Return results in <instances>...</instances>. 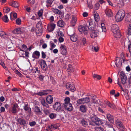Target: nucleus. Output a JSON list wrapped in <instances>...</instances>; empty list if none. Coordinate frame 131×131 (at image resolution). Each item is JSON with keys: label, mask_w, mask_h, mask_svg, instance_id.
Wrapping results in <instances>:
<instances>
[{"label": "nucleus", "mask_w": 131, "mask_h": 131, "mask_svg": "<svg viewBox=\"0 0 131 131\" xmlns=\"http://www.w3.org/2000/svg\"><path fill=\"white\" fill-rule=\"evenodd\" d=\"M99 33V32L97 29L92 30L91 31L90 34L91 37L93 38L97 37L98 36Z\"/></svg>", "instance_id": "obj_9"}, {"label": "nucleus", "mask_w": 131, "mask_h": 131, "mask_svg": "<svg viewBox=\"0 0 131 131\" xmlns=\"http://www.w3.org/2000/svg\"><path fill=\"white\" fill-rule=\"evenodd\" d=\"M112 31L114 34V37L116 38H119L121 35L118 26L116 24L112 25Z\"/></svg>", "instance_id": "obj_1"}, {"label": "nucleus", "mask_w": 131, "mask_h": 131, "mask_svg": "<svg viewBox=\"0 0 131 131\" xmlns=\"http://www.w3.org/2000/svg\"><path fill=\"white\" fill-rule=\"evenodd\" d=\"M12 32L16 34L21 33L22 32L21 28L20 27L16 28L12 31Z\"/></svg>", "instance_id": "obj_29"}, {"label": "nucleus", "mask_w": 131, "mask_h": 131, "mask_svg": "<svg viewBox=\"0 0 131 131\" xmlns=\"http://www.w3.org/2000/svg\"><path fill=\"white\" fill-rule=\"evenodd\" d=\"M105 12L107 16L108 17H111L113 16V14L111 9H106Z\"/></svg>", "instance_id": "obj_23"}, {"label": "nucleus", "mask_w": 131, "mask_h": 131, "mask_svg": "<svg viewBox=\"0 0 131 131\" xmlns=\"http://www.w3.org/2000/svg\"><path fill=\"white\" fill-rule=\"evenodd\" d=\"M56 25L53 23H52L50 25V29L48 27L47 28V30L49 32H51L54 29Z\"/></svg>", "instance_id": "obj_28"}, {"label": "nucleus", "mask_w": 131, "mask_h": 131, "mask_svg": "<svg viewBox=\"0 0 131 131\" xmlns=\"http://www.w3.org/2000/svg\"><path fill=\"white\" fill-rule=\"evenodd\" d=\"M3 20L5 22H8V17L7 15H5L3 17Z\"/></svg>", "instance_id": "obj_52"}, {"label": "nucleus", "mask_w": 131, "mask_h": 131, "mask_svg": "<svg viewBox=\"0 0 131 131\" xmlns=\"http://www.w3.org/2000/svg\"><path fill=\"white\" fill-rule=\"evenodd\" d=\"M57 35H58L60 37H61V36H63L64 35L61 31H59L57 32Z\"/></svg>", "instance_id": "obj_56"}, {"label": "nucleus", "mask_w": 131, "mask_h": 131, "mask_svg": "<svg viewBox=\"0 0 131 131\" xmlns=\"http://www.w3.org/2000/svg\"><path fill=\"white\" fill-rule=\"evenodd\" d=\"M43 111L45 114L46 115H48L50 114V111L48 109L44 108Z\"/></svg>", "instance_id": "obj_42"}, {"label": "nucleus", "mask_w": 131, "mask_h": 131, "mask_svg": "<svg viewBox=\"0 0 131 131\" xmlns=\"http://www.w3.org/2000/svg\"><path fill=\"white\" fill-rule=\"evenodd\" d=\"M56 116V114L53 113L50 114L49 115V117L51 119H53L55 118Z\"/></svg>", "instance_id": "obj_46"}, {"label": "nucleus", "mask_w": 131, "mask_h": 131, "mask_svg": "<svg viewBox=\"0 0 131 131\" xmlns=\"http://www.w3.org/2000/svg\"><path fill=\"white\" fill-rule=\"evenodd\" d=\"M46 93H45L44 90L36 93V95L41 96L46 95Z\"/></svg>", "instance_id": "obj_37"}, {"label": "nucleus", "mask_w": 131, "mask_h": 131, "mask_svg": "<svg viewBox=\"0 0 131 131\" xmlns=\"http://www.w3.org/2000/svg\"><path fill=\"white\" fill-rule=\"evenodd\" d=\"M93 77L94 78H96L98 80H100L101 78V76L95 74L93 75Z\"/></svg>", "instance_id": "obj_45"}, {"label": "nucleus", "mask_w": 131, "mask_h": 131, "mask_svg": "<svg viewBox=\"0 0 131 131\" xmlns=\"http://www.w3.org/2000/svg\"><path fill=\"white\" fill-rule=\"evenodd\" d=\"M43 11L42 10H41L38 12V15L39 17L40 18H41V19H43V18L42 17V15L43 13Z\"/></svg>", "instance_id": "obj_38"}, {"label": "nucleus", "mask_w": 131, "mask_h": 131, "mask_svg": "<svg viewBox=\"0 0 131 131\" xmlns=\"http://www.w3.org/2000/svg\"><path fill=\"white\" fill-rule=\"evenodd\" d=\"M115 123L117 126H118V127H119L121 130H124V127L122 123L120 121L118 120H116Z\"/></svg>", "instance_id": "obj_14"}, {"label": "nucleus", "mask_w": 131, "mask_h": 131, "mask_svg": "<svg viewBox=\"0 0 131 131\" xmlns=\"http://www.w3.org/2000/svg\"><path fill=\"white\" fill-rule=\"evenodd\" d=\"M67 71L68 72H70L71 73L73 72L74 71V69L72 67V66L71 65H68Z\"/></svg>", "instance_id": "obj_36"}, {"label": "nucleus", "mask_w": 131, "mask_h": 131, "mask_svg": "<svg viewBox=\"0 0 131 131\" xmlns=\"http://www.w3.org/2000/svg\"><path fill=\"white\" fill-rule=\"evenodd\" d=\"M120 75H121V78H123H123H124V77L125 78V77H126L124 72L123 71H121V72Z\"/></svg>", "instance_id": "obj_60"}, {"label": "nucleus", "mask_w": 131, "mask_h": 131, "mask_svg": "<svg viewBox=\"0 0 131 131\" xmlns=\"http://www.w3.org/2000/svg\"><path fill=\"white\" fill-rule=\"evenodd\" d=\"M58 127L56 124H53L50 125L46 129V131H52V130L58 128Z\"/></svg>", "instance_id": "obj_12"}, {"label": "nucleus", "mask_w": 131, "mask_h": 131, "mask_svg": "<svg viewBox=\"0 0 131 131\" xmlns=\"http://www.w3.org/2000/svg\"><path fill=\"white\" fill-rule=\"evenodd\" d=\"M94 17L95 20L97 22H98L99 20V17L97 14H94Z\"/></svg>", "instance_id": "obj_39"}, {"label": "nucleus", "mask_w": 131, "mask_h": 131, "mask_svg": "<svg viewBox=\"0 0 131 131\" xmlns=\"http://www.w3.org/2000/svg\"><path fill=\"white\" fill-rule=\"evenodd\" d=\"M96 131H105L104 129L101 127H96L95 128Z\"/></svg>", "instance_id": "obj_55"}, {"label": "nucleus", "mask_w": 131, "mask_h": 131, "mask_svg": "<svg viewBox=\"0 0 131 131\" xmlns=\"http://www.w3.org/2000/svg\"><path fill=\"white\" fill-rule=\"evenodd\" d=\"M76 22V17L73 16L71 22V25L72 26H74L75 25Z\"/></svg>", "instance_id": "obj_35"}, {"label": "nucleus", "mask_w": 131, "mask_h": 131, "mask_svg": "<svg viewBox=\"0 0 131 131\" xmlns=\"http://www.w3.org/2000/svg\"><path fill=\"white\" fill-rule=\"evenodd\" d=\"M115 63L116 66L118 67H121L122 65V60L118 57H116L115 61Z\"/></svg>", "instance_id": "obj_11"}, {"label": "nucleus", "mask_w": 131, "mask_h": 131, "mask_svg": "<svg viewBox=\"0 0 131 131\" xmlns=\"http://www.w3.org/2000/svg\"><path fill=\"white\" fill-rule=\"evenodd\" d=\"M0 64L4 68H6V67L3 61L1 59H0Z\"/></svg>", "instance_id": "obj_57"}, {"label": "nucleus", "mask_w": 131, "mask_h": 131, "mask_svg": "<svg viewBox=\"0 0 131 131\" xmlns=\"http://www.w3.org/2000/svg\"><path fill=\"white\" fill-rule=\"evenodd\" d=\"M125 15V12L123 10H119L116 14L115 18L117 22L121 21L123 19Z\"/></svg>", "instance_id": "obj_2"}, {"label": "nucleus", "mask_w": 131, "mask_h": 131, "mask_svg": "<svg viewBox=\"0 0 131 131\" xmlns=\"http://www.w3.org/2000/svg\"><path fill=\"white\" fill-rule=\"evenodd\" d=\"M65 24V22L63 20H59L57 23V25L60 27H62L64 26Z\"/></svg>", "instance_id": "obj_33"}, {"label": "nucleus", "mask_w": 131, "mask_h": 131, "mask_svg": "<svg viewBox=\"0 0 131 131\" xmlns=\"http://www.w3.org/2000/svg\"><path fill=\"white\" fill-rule=\"evenodd\" d=\"M42 22L41 21H40L37 23V26H38L39 27H40L41 28H42Z\"/></svg>", "instance_id": "obj_63"}, {"label": "nucleus", "mask_w": 131, "mask_h": 131, "mask_svg": "<svg viewBox=\"0 0 131 131\" xmlns=\"http://www.w3.org/2000/svg\"><path fill=\"white\" fill-rule=\"evenodd\" d=\"M60 52L62 54L66 55L67 53L66 46L64 45H61L60 47Z\"/></svg>", "instance_id": "obj_10"}, {"label": "nucleus", "mask_w": 131, "mask_h": 131, "mask_svg": "<svg viewBox=\"0 0 131 131\" xmlns=\"http://www.w3.org/2000/svg\"><path fill=\"white\" fill-rule=\"evenodd\" d=\"M47 103L49 104H51L53 101V99L52 96L50 95H49L47 97L46 99Z\"/></svg>", "instance_id": "obj_24"}, {"label": "nucleus", "mask_w": 131, "mask_h": 131, "mask_svg": "<svg viewBox=\"0 0 131 131\" xmlns=\"http://www.w3.org/2000/svg\"><path fill=\"white\" fill-rule=\"evenodd\" d=\"M104 102L105 103L111 108L112 109H114L115 108L116 106L113 103H110L107 100H105Z\"/></svg>", "instance_id": "obj_17"}, {"label": "nucleus", "mask_w": 131, "mask_h": 131, "mask_svg": "<svg viewBox=\"0 0 131 131\" xmlns=\"http://www.w3.org/2000/svg\"><path fill=\"white\" fill-rule=\"evenodd\" d=\"M7 48L8 50L9 51H13L14 50V48L12 45L11 46H7Z\"/></svg>", "instance_id": "obj_47"}, {"label": "nucleus", "mask_w": 131, "mask_h": 131, "mask_svg": "<svg viewBox=\"0 0 131 131\" xmlns=\"http://www.w3.org/2000/svg\"><path fill=\"white\" fill-rule=\"evenodd\" d=\"M18 104L16 103L12 104L11 108L9 110V112L14 114L18 112Z\"/></svg>", "instance_id": "obj_3"}, {"label": "nucleus", "mask_w": 131, "mask_h": 131, "mask_svg": "<svg viewBox=\"0 0 131 131\" xmlns=\"http://www.w3.org/2000/svg\"><path fill=\"white\" fill-rule=\"evenodd\" d=\"M53 108L55 110L58 111L61 109V106L60 103L57 102L56 103L53 105Z\"/></svg>", "instance_id": "obj_18"}, {"label": "nucleus", "mask_w": 131, "mask_h": 131, "mask_svg": "<svg viewBox=\"0 0 131 131\" xmlns=\"http://www.w3.org/2000/svg\"><path fill=\"white\" fill-rule=\"evenodd\" d=\"M53 11L55 14H57L59 15H61L62 14L60 10L57 9H53Z\"/></svg>", "instance_id": "obj_40"}, {"label": "nucleus", "mask_w": 131, "mask_h": 131, "mask_svg": "<svg viewBox=\"0 0 131 131\" xmlns=\"http://www.w3.org/2000/svg\"><path fill=\"white\" fill-rule=\"evenodd\" d=\"M16 23L17 24L19 25H20L21 22V20L19 18H18L16 20Z\"/></svg>", "instance_id": "obj_62"}, {"label": "nucleus", "mask_w": 131, "mask_h": 131, "mask_svg": "<svg viewBox=\"0 0 131 131\" xmlns=\"http://www.w3.org/2000/svg\"><path fill=\"white\" fill-rule=\"evenodd\" d=\"M67 34L70 37L73 35L74 34V32L73 30H68L67 32Z\"/></svg>", "instance_id": "obj_44"}, {"label": "nucleus", "mask_w": 131, "mask_h": 131, "mask_svg": "<svg viewBox=\"0 0 131 131\" xmlns=\"http://www.w3.org/2000/svg\"><path fill=\"white\" fill-rule=\"evenodd\" d=\"M40 55V53L39 51H35L33 53L32 57L35 59H38L39 58Z\"/></svg>", "instance_id": "obj_25"}, {"label": "nucleus", "mask_w": 131, "mask_h": 131, "mask_svg": "<svg viewBox=\"0 0 131 131\" xmlns=\"http://www.w3.org/2000/svg\"><path fill=\"white\" fill-rule=\"evenodd\" d=\"M70 99L68 97H66L64 100L65 101V103H70L69 102L70 101Z\"/></svg>", "instance_id": "obj_61"}, {"label": "nucleus", "mask_w": 131, "mask_h": 131, "mask_svg": "<svg viewBox=\"0 0 131 131\" xmlns=\"http://www.w3.org/2000/svg\"><path fill=\"white\" fill-rule=\"evenodd\" d=\"M64 105L65 108L68 111H71L72 110L73 107L71 103H64Z\"/></svg>", "instance_id": "obj_15"}, {"label": "nucleus", "mask_w": 131, "mask_h": 131, "mask_svg": "<svg viewBox=\"0 0 131 131\" xmlns=\"http://www.w3.org/2000/svg\"><path fill=\"white\" fill-rule=\"evenodd\" d=\"M12 16L14 18L16 19L17 18V15L16 13H13V12L11 13L10 14V16L11 20H12Z\"/></svg>", "instance_id": "obj_43"}, {"label": "nucleus", "mask_w": 131, "mask_h": 131, "mask_svg": "<svg viewBox=\"0 0 131 131\" xmlns=\"http://www.w3.org/2000/svg\"><path fill=\"white\" fill-rule=\"evenodd\" d=\"M81 41V43L84 45H85L86 43V39L84 37H83L82 38Z\"/></svg>", "instance_id": "obj_49"}, {"label": "nucleus", "mask_w": 131, "mask_h": 131, "mask_svg": "<svg viewBox=\"0 0 131 131\" xmlns=\"http://www.w3.org/2000/svg\"><path fill=\"white\" fill-rule=\"evenodd\" d=\"M44 91L45 92V93H46V95H47L51 92L52 91L51 90H44Z\"/></svg>", "instance_id": "obj_59"}, {"label": "nucleus", "mask_w": 131, "mask_h": 131, "mask_svg": "<svg viewBox=\"0 0 131 131\" xmlns=\"http://www.w3.org/2000/svg\"><path fill=\"white\" fill-rule=\"evenodd\" d=\"M34 112L36 114L41 115L42 114V112L40 110L39 108L37 106H35L34 108Z\"/></svg>", "instance_id": "obj_19"}, {"label": "nucleus", "mask_w": 131, "mask_h": 131, "mask_svg": "<svg viewBox=\"0 0 131 131\" xmlns=\"http://www.w3.org/2000/svg\"><path fill=\"white\" fill-rule=\"evenodd\" d=\"M51 47L50 48V50H52L56 46V45L53 43L52 41L50 42Z\"/></svg>", "instance_id": "obj_53"}, {"label": "nucleus", "mask_w": 131, "mask_h": 131, "mask_svg": "<svg viewBox=\"0 0 131 131\" xmlns=\"http://www.w3.org/2000/svg\"><path fill=\"white\" fill-rule=\"evenodd\" d=\"M92 99L91 101L94 104H96L98 103L97 100L96 99V97L95 95L91 96Z\"/></svg>", "instance_id": "obj_34"}, {"label": "nucleus", "mask_w": 131, "mask_h": 131, "mask_svg": "<svg viewBox=\"0 0 131 131\" xmlns=\"http://www.w3.org/2000/svg\"><path fill=\"white\" fill-rule=\"evenodd\" d=\"M78 29L81 33H83L85 35L88 34V32L87 29V28L85 26L80 25L78 27Z\"/></svg>", "instance_id": "obj_7"}, {"label": "nucleus", "mask_w": 131, "mask_h": 131, "mask_svg": "<svg viewBox=\"0 0 131 131\" xmlns=\"http://www.w3.org/2000/svg\"><path fill=\"white\" fill-rule=\"evenodd\" d=\"M10 9L9 8L7 7H5L3 8V10L5 12L7 13L10 10Z\"/></svg>", "instance_id": "obj_54"}, {"label": "nucleus", "mask_w": 131, "mask_h": 131, "mask_svg": "<svg viewBox=\"0 0 131 131\" xmlns=\"http://www.w3.org/2000/svg\"><path fill=\"white\" fill-rule=\"evenodd\" d=\"M24 109L25 111H26L30 115L31 114V109L29 107L28 104H26L24 106Z\"/></svg>", "instance_id": "obj_22"}, {"label": "nucleus", "mask_w": 131, "mask_h": 131, "mask_svg": "<svg viewBox=\"0 0 131 131\" xmlns=\"http://www.w3.org/2000/svg\"><path fill=\"white\" fill-rule=\"evenodd\" d=\"M87 23L89 25L88 28L89 29L91 30H94L96 27V26L94 24L92 23L90 20L88 21Z\"/></svg>", "instance_id": "obj_16"}, {"label": "nucleus", "mask_w": 131, "mask_h": 131, "mask_svg": "<svg viewBox=\"0 0 131 131\" xmlns=\"http://www.w3.org/2000/svg\"><path fill=\"white\" fill-rule=\"evenodd\" d=\"M70 38L71 41L73 42H76L77 40V36L74 34L70 36Z\"/></svg>", "instance_id": "obj_30"}, {"label": "nucleus", "mask_w": 131, "mask_h": 131, "mask_svg": "<svg viewBox=\"0 0 131 131\" xmlns=\"http://www.w3.org/2000/svg\"><path fill=\"white\" fill-rule=\"evenodd\" d=\"M17 124L19 125H22L23 126H26L28 124V122L24 119L19 118L16 120Z\"/></svg>", "instance_id": "obj_5"}, {"label": "nucleus", "mask_w": 131, "mask_h": 131, "mask_svg": "<svg viewBox=\"0 0 131 131\" xmlns=\"http://www.w3.org/2000/svg\"><path fill=\"white\" fill-rule=\"evenodd\" d=\"M40 102L41 104L44 107L47 108H49V105L47 104V103L45 102L44 99L42 98Z\"/></svg>", "instance_id": "obj_21"}, {"label": "nucleus", "mask_w": 131, "mask_h": 131, "mask_svg": "<svg viewBox=\"0 0 131 131\" xmlns=\"http://www.w3.org/2000/svg\"><path fill=\"white\" fill-rule=\"evenodd\" d=\"M80 111L83 113L86 112L87 110V106L86 105H82L80 107Z\"/></svg>", "instance_id": "obj_27"}, {"label": "nucleus", "mask_w": 131, "mask_h": 131, "mask_svg": "<svg viewBox=\"0 0 131 131\" xmlns=\"http://www.w3.org/2000/svg\"><path fill=\"white\" fill-rule=\"evenodd\" d=\"M101 26L102 31L104 32H106V29L105 28V24L103 23H101Z\"/></svg>", "instance_id": "obj_41"}, {"label": "nucleus", "mask_w": 131, "mask_h": 131, "mask_svg": "<svg viewBox=\"0 0 131 131\" xmlns=\"http://www.w3.org/2000/svg\"><path fill=\"white\" fill-rule=\"evenodd\" d=\"M100 6L99 4V3H97L95 5V10H97L99 8Z\"/></svg>", "instance_id": "obj_64"}, {"label": "nucleus", "mask_w": 131, "mask_h": 131, "mask_svg": "<svg viewBox=\"0 0 131 131\" xmlns=\"http://www.w3.org/2000/svg\"><path fill=\"white\" fill-rule=\"evenodd\" d=\"M87 5L88 7H89L90 8L92 9L93 7V5L91 2H87Z\"/></svg>", "instance_id": "obj_58"}, {"label": "nucleus", "mask_w": 131, "mask_h": 131, "mask_svg": "<svg viewBox=\"0 0 131 131\" xmlns=\"http://www.w3.org/2000/svg\"><path fill=\"white\" fill-rule=\"evenodd\" d=\"M122 83L124 84L126 83L127 80V77L125 78H121Z\"/></svg>", "instance_id": "obj_50"}, {"label": "nucleus", "mask_w": 131, "mask_h": 131, "mask_svg": "<svg viewBox=\"0 0 131 131\" xmlns=\"http://www.w3.org/2000/svg\"><path fill=\"white\" fill-rule=\"evenodd\" d=\"M11 6L14 7L18 8L19 6V5L18 2L16 1H12V4L10 5Z\"/></svg>", "instance_id": "obj_32"}, {"label": "nucleus", "mask_w": 131, "mask_h": 131, "mask_svg": "<svg viewBox=\"0 0 131 131\" xmlns=\"http://www.w3.org/2000/svg\"><path fill=\"white\" fill-rule=\"evenodd\" d=\"M67 88L71 92H74L76 90L74 85L72 83H68L66 84Z\"/></svg>", "instance_id": "obj_8"}, {"label": "nucleus", "mask_w": 131, "mask_h": 131, "mask_svg": "<svg viewBox=\"0 0 131 131\" xmlns=\"http://www.w3.org/2000/svg\"><path fill=\"white\" fill-rule=\"evenodd\" d=\"M125 17V20L127 22H130L131 21V13L130 12L126 14Z\"/></svg>", "instance_id": "obj_26"}, {"label": "nucleus", "mask_w": 131, "mask_h": 131, "mask_svg": "<svg viewBox=\"0 0 131 131\" xmlns=\"http://www.w3.org/2000/svg\"><path fill=\"white\" fill-rule=\"evenodd\" d=\"M107 119L111 123L113 124L114 123V119L113 115L110 114H107Z\"/></svg>", "instance_id": "obj_20"}, {"label": "nucleus", "mask_w": 131, "mask_h": 131, "mask_svg": "<svg viewBox=\"0 0 131 131\" xmlns=\"http://www.w3.org/2000/svg\"><path fill=\"white\" fill-rule=\"evenodd\" d=\"M128 35H131V22L129 24L128 30Z\"/></svg>", "instance_id": "obj_48"}, {"label": "nucleus", "mask_w": 131, "mask_h": 131, "mask_svg": "<svg viewBox=\"0 0 131 131\" xmlns=\"http://www.w3.org/2000/svg\"><path fill=\"white\" fill-rule=\"evenodd\" d=\"M91 119L92 121L97 125H101L103 124L102 120L96 116L92 117H91Z\"/></svg>", "instance_id": "obj_4"}, {"label": "nucleus", "mask_w": 131, "mask_h": 131, "mask_svg": "<svg viewBox=\"0 0 131 131\" xmlns=\"http://www.w3.org/2000/svg\"><path fill=\"white\" fill-rule=\"evenodd\" d=\"M40 62V66L42 69L44 71H46L47 70V66L45 61L43 60H41Z\"/></svg>", "instance_id": "obj_13"}, {"label": "nucleus", "mask_w": 131, "mask_h": 131, "mask_svg": "<svg viewBox=\"0 0 131 131\" xmlns=\"http://www.w3.org/2000/svg\"><path fill=\"white\" fill-rule=\"evenodd\" d=\"M46 2L47 4L46 5V6L48 7L50 5H51L52 3V2L51 0H47Z\"/></svg>", "instance_id": "obj_51"}, {"label": "nucleus", "mask_w": 131, "mask_h": 131, "mask_svg": "<svg viewBox=\"0 0 131 131\" xmlns=\"http://www.w3.org/2000/svg\"><path fill=\"white\" fill-rule=\"evenodd\" d=\"M90 100L89 97L82 98L78 100L77 101V103L79 104L87 103L90 101Z\"/></svg>", "instance_id": "obj_6"}, {"label": "nucleus", "mask_w": 131, "mask_h": 131, "mask_svg": "<svg viewBox=\"0 0 131 131\" xmlns=\"http://www.w3.org/2000/svg\"><path fill=\"white\" fill-rule=\"evenodd\" d=\"M81 122L82 125L84 127H86L88 124V121L86 119H82L81 121Z\"/></svg>", "instance_id": "obj_31"}]
</instances>
